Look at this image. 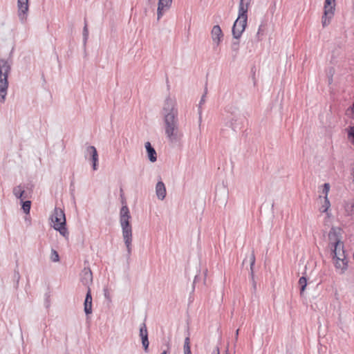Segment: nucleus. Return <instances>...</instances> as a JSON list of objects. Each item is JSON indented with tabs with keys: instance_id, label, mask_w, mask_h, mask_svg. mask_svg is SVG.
<instances>
[{
	"instance_id": "nucleus-1",
	"label": "nucleus",
	"mask_w": 354,
	"mask_h": 354,
	"mask_svg": "<svg viewBox=\"0 0 354 354\" xmlns=\"http://www.w3.org/2000/svg\"><path fill=\"white\" fill-rule=\"evenodd\" d=\"M178 114L176 100L169 96L167 97L163 104L162 115L165 136L171 143L179 142L183 136L179 129Z\"/></svg>"
},
{
	"instance_id": "nucleus-2",
	"label": "nucleus",
	"mask_w": 354,
	"mask_h": 354,
	"mask_svg": "<svg viewBox=\"0 0 354 354\" xmlns=\"http://www.w3.org/2000/svg\"><path fill=\"white\" fill-rule=\"evenodd\" d=\"M131 219V216L129 207L126 205H123L120 211V224L122 228V238L129 256L131 254L133 240Z\"/></svg>"
},
{
	"instance_id": "nucleus-3",
	"label": "nucleus",
	"mask_w": 354,
	"mask_h": 354,
	"mask_svg": "<svg viewBox=\"0 0 354 354\" xmlns=\"http://www.w3.org/2000/svg\"><path fill=\"white\" fill-rule=\"evenodd\" d=\"M12 60L0 59V102L3 103L6 100L8 88V75L11 71Z\"/></svg>"
},
{
	"instance_id": "nucleus-4",
	"label": "nucleus",
	"mask_w": 354,
	"mask_h": 354,
	"mask_svg": "<svg viewBox=\"0 0 354 354\" xmlns=\"http://www.w3.org/2000/svg\"><path fill=\"white\" fill-rule=\"evenodd\" d=\"M53 228L59 231L61 235L68 238V232L66 227V217L64 210L59 207H55L50 216Z\"/></svg>"
},
{
	"instance_id": "nucleus-5",
	"label": "nucleus",
	"mask_w": 354,
	"mask_h": 354,
	"mask_svg": "<svg viewBox=\"0 0 354 354\" xmlns=\"http://www.w3.org/2000/svg\"><path fill=\"white\" fill-rule=\"evenodd\" d=\"M335 0H325L324 6V15L322 18L323 27L328 26L334 16Z\"/></svg>"
},
{
	"instance_id": "nucleus-6",
	"label": "nucleus",
	"mask_w": 354,
	"mask_h": 354,
	"mask_svg": "<svg viewBox=\"0 0 354 354\" xmlns=\"http://www.w3.org/2000/svg\"><path fill=\"white\" fill-rule=\"evenodd\" d=\"M248 17L238 15L232 27V35L236 39H239L244 32L247 26Z\"/></svg>"
},
{
	"instance_id": "nucleus-7",
	"label": "nucleus",
	"mask_w": 354,
	"mask_h": 354,
	"mask_svg": "<svg viewBox=\"0 0 354 354\" xmlns=\"http://www.w3.org/2000/svg\"><path fill=\"white\" fill-rule=\"evenodd\" d=\"M29 12L28 0H17V16L21 23L26 22Z\"/></svg>"
},
{
	"instance_id": "nucleus-8",
	"label": "nucleus",
	"mask_w": 354,
	"mask_h": 354,
	"mask_svg": "<svg viewBox=\"0 0 354 354\" xmlns=\"http://www.w3.org/2000/svg\"><path fill=\"white\" fill-rule=\"evenodd\" d=\"M172 5V0H158L157 8V20L159 21L165 12L168 11Z\"/></svg>"
},
{
	"instance_id": "nucleus-9",
	"label": "nucleus",
	"mask_w": 354,
	"mask_h": 354,
	"mask_svg": "<svg viewBox=\"0 0 354 354\" xmlns=\"http://www.w3.org/2000/svg\"><path fill=\"white\" fill-rule=\"evenodd\" d=\"M329 247L331 248L341 241L340 229L337 227H332L328 233Z\"/></svg>"
},
{
	"instance_id": "nucleus-10",
	"label": "nucleus",
	"mask_w": 354,
	"mask_h": 354,
	"mask_svg": "<svg viewBox=\"0 0 354 354\" xmlns=\"http://www.w3.org/2000/svg\"><path fill=\"white\" fill-rule=\"evenodd\" d=\"M89 156L92 161V167L93 170L97 169L98 153L94 146H88L86 149V157Z\"/></svg>"
},
{
	"instance_id": "nucleus-11",
	"label": "nucleus",
	"mask_w": 354,
	"mask_h": 354,
	"mask_svg": "<svg viewBox=\"0 0 354 354\" xmlns=\"http://www.w3.org/2000/svg\"><path fill=\"white\" fill-rule=\"evenodd\" d=\"M211 36L213 42L216 45L218 46L220 43L221 42L223 34L222 32V30L221 27L218 25H215L213 26L212 31H211Z\"/></svg>"
},
{
	"instance_id": "nucleus-12",
	"label": "nucleus",
	"mask_w": 354,
	"mask_h": 354,
	"mask_svg": "<svg viewBox=\"0 0 354 354\" xmlns=\"http://www.w3.org/2000/svg\"><path fill=\"white\" fill-rule=\"evenodd\" d=\"M139 335L142 339V344L144 348V350L145 352H147L149 342L148 339L147 328L145 323L142 324V325L140 327Z\"/></svg>"
},
{
	"instance_id": "nucleus-13",
	"label": "nucleus",
	"mask_w": 354,
	"mask_h": 354,
	"mask_svg": "<svg viewBox=\"0 0 354 354\" xmlns=\"http://www.w3.org/2000/svg\"><path fill=\"white\" fill-rule=\"evenodd\" d=\"M80 280L82 283L89 288V285L93 281L92 272L88 268H84L80 274Z\"/></svg>"
},
{
	"instance_id": "nucleus-14",
	"label": "nucleus",
	"mask_w": 354,
	"mask_h": 354,
	"mask_svg": "<svg viewBox=\"0 0 354 354\" xmlns=\"http://www.w3.org/2000/svg\"><path fill=\"white\" fill-rule=\"evenodd\" d=\"M335 268L343 274L348 268V261L345 257H333Z\"/></svg>"
},
{
	"instance_id": "nucleus-15",
	"label": "nucleus",
	"mask_w": 354,
	"mask_h": 354,
	"mask_svg": "<svg viewBox=\"0 0 354 354\" xmlns=\"http://www.w3.org/2000/svg\"><path fill=\"white\" fill-rule=\"evenodd\" d=\"M228 125L234 131L241 129L242 126V118L240 114L231 116L228 122Z\"/></svg>"
},
{
	"instance_id": "nucleus-16",
	"label": "nucleus",
	"mask_w": 354,
	"mask_h": 354,
	"mask_svg": "<svg viewBox=\"0 0 354 354\" xmlns=\"http://www.w3.org/2000/svg\"><path fill=\"white\" fill-rule=\"evenodd\" d=\"M84 310L86 315L92 313V296L90 288H88L86 295L84 303Z\"/></svg>"
},
{
	"instance_id": "nucleus-17",
	"label": "nucleus",
	"mask_w": 354,
	"mask_h": 354,
	"mask_svg": "<svg viewBox=\"0 0 354 354\" xmlns=\"http://www.w3.org/2000/svg\"><path fill=\"white\" fill-rule=\"evenodd\" d=\"M333 257H345L343 242L330 248Z\"/></svg>"
},
{
	"instance_id": "nucleus-18",
	"label": "nucleus",
	"mask_w": 354,
	"mask_h": 354,
	"mask_svg": "<svg viewBox=\"0 0 354 354\" xmlns=\"http://www.w3.org/2000/svg\"><path fill=\"white\" fill-rule=\"evenodd\" d=\"M252 0H240L239 5V16L248 17V11Z\"/></svg>"
},
{
	"instance_id": "nucleus-19",
	"label": "nucleus",
	"mask_w": 354,
	"mask_h": 354,
	"mask_svg": "<svg viewBox=\"0 0 354 354\" xmlns=\"http://www.w3.org/2000/svg\"><path fill=\"white\" fill-rule=\"evenodd\" d=\"M156 194L158 199L162 201L166 196V187L162 181H158L156 185Z\"/></svg>"
},
{
	"instance_id": "nucleus-20",
	"label": "nucleus",
	"mask_w": 354,
	"mask_h": 354,
	"mask_svg": "<svg viewBox=\"0 0 354 354\" xmlns=\"http://www.w3.org/2000/svg\"><path fill=\"white\" fill-rule=\"evenodd\" d=\"M145 148L147 152V156L149 160L151 162H154L157 160V154L154 148L151 146L149 142H145Z\"/></svg>"
},
{
	"instance_id": "nucleus-21",
	"label": "nucleus",
	"mask_w": 354,
	"mask_h": 354,
	"mask_svg": "<svg viewBox=\"0 0 354 354\" xmlns=\"http://www.w3.org/2000/svg\"><path fill=\"white\" fill-rule=\"evenodd\" d=\"M344 209L347 215H354V200L346 202L344 205Z\"/></svg>"
},
{
	"instance_id": "nucleus-22",
	"label": "nucleus",
	"mask_w": 354,
	"mask_h": 354,
	"mask_svg": "<svg viewBox=\"0 0 354 354\" xmlns=\"http://www.w3.org/2000/svg\"><path fill=\"white\" fill-rule=\"evenodd\" d=\"M225 112H227V113H230L231 115V116L239 115V108L236 106H234L232 104L227 105L225 107Z\"/></svg>"
},
{
	"instance_id": "nucleus-23",
	"label": "nucleus",
	"mask_w": 354,
	"mask_h": 354,
	"mask_svg": "<svg viewBox=\"0 0 354 354\" xmlns=\"http://www.w3.org/2000/svg\"><path fill=\"white\" fill-rule=\"evenodd\" d=\"M13 194L17 198H20L21 201L23 200V196L24 194V190L21 187V185L16 186L13 188Z\"/></svg>"
},
{
	"instance_id": "nucleus-24",
	"label": "nucleus",
	"mask_w": 354,
	"mask_h": 354,
	"mask_svg": "<svg viewBox=\"0 0 354 354\" xmlns=\"http://www.w3.org/2000/svg\"><path fill=\"white\" fill-rule=\"evenodd\" d=\"M206 94H207V88H205V93L202 95L201 99L200 102H199V105H198L199 126H201V120H202V116H201V115H202V109H201V106L205 102Z\"/></svg>"
},
{
	"instance_id": "nucleus-25",
	"label": "nucleus",
	"mask_w": 354,
	"mask_h": 354,
	"mask_svg": "<svg viewBox=\"0 0 354 354\" xmlns=\"http://www.w3.org/2000/svg\"><path fill=\"white\" fill-rule=\"evenodd\" d=\"M330 207V201L328 197H324V203L319 208L320 212H327L328 209Z\"/></svg>"
},
{
	"instance_id": "nucleus-26",
	"label": "nucleus",
	"mask_w": 354,
	"mask_h": 354,
	"mask_svg": "<svg viewBox=\"0 0 354 354\" xmlns=\"http://www.w3.org/2000/svg\"><path fill=\"white\" fill-rule=\"evenodd\" d=\"M299 285L300 286V294L302 295L307 286V279L305 277H301L299 279Z\"/></svg>"
},
{
	"instance_id": "nucleus-27",
	"label": "nucleus",
	"mask_w": 354,
	"mask_h": 354,
	"mask_svg": "<svg viewBox=\"0 0 354 354\" xmlns=\"http://www.w3.org/2000/svg\"><path fill=\"white\" fill-rule=\"evenodd\" d=\"M184 353L185 354H192L189 346V338L186 337L184 344Z\"/></svg>"
},
{
	"instance_id": "nucleus-28",
	"label": "nucleus",
	"mask_w": 354,
	"mask_h": 354,
	"mask_svg": "<svg viewBox=\"0 0 354 354\" xmlns=\"http://www.w3.org/2000/svg\"><path fill=\"white\" fill-rule=\"evenodd\" d=\"M50 258L53 262H58L59 261V256L57 252L54 249L51 250Z\"/></svg>"
},
{
	"instance_id": "nucleus-29",
	"label": "nucleus",
	"mask_w": 354,
	"mask_h": 354,
	"mask_svg": "<svg viewBox=\"0 0 354 354\" xmlns=\"http://www.w3.org/2000/svg\"><path fill=\"white\" fill-rule=\"evenodd\" d=\"M31 206V202L30 201H26L23 202L22 209L26 214H29Z\"/></svg>"
},
{
	"instance_id": "nucleus-30",
	"label": "nucleus",
	"mask_w": 354,
	"mask_h": 354,
	"mask_svg": "<svg viewBox=\"0 0 354 354\" xmlns=\"http://www.w3.org/2000/svg\"><path fill=\"white\" fill-rule=\"evenodd\" d=\"M348 138L350 142L354 145V126L348 129Z\"/></svg>"
},
{
	"instance_id": "nucleus-31",
	"label": "nucleus",
	"mask_w": 354,
	"mask_h": 354,
	"mask_svg": "<svg viewBox=\"0 0 354 354\" xmlns=\"http://www.w3.org/2000/svg\"><path fill=\"white\" fill-rule=\"evenodd\" d=\"M330 190V185L329 183H324L322 189V194L324 195V197H328V194Z\"/></svg>"
},
{
	"instance_id": "nucleus-32",
	"label": "nucleus",
	"mask_w": 354,
	"mask_h": 354,
	"mask_svg": "<svg viewBox=\"0 0 354 354\" xmlns=\"http://www.w3.org/2000/svg\"><path fill=\"white\" fill-rule=\"evenodd\" d=\"M231 48L234 52H235L236 54L238 53L239 49V41H238V39L232 43Z\"/></svg>"
},
{
	"instance_id": "nucleus-33",
	"label": "nucleus",
	"mask_w": 354,
	"mask_h": 354,
	"mask_svg": "<svg viewBox=\"0 0 354 354\" xmlns=\"http://www.w3.org/2000/svg\"><path fill=\"white\" fill-rule=\"evenodd\" d=\"M88 37V30L87 27V24L85 21V24L83 28V37H84V41L86 42Z\"/></svg>"
},
{
	"instance_id": "nucleus-34",
	"label": "nucleus",
	"mask_w": 354,
	"mask_h": 354,
	"mask_svg": "<svg viewBox=\"0 0 354 354\" xmlns=\"http://www.w3.org/2000/svg\"><path fill=\"white\" fill-rule=\"evenodd\" d=\"M250 261L251 274H252V276H253V266L255 263V256H254V254L253 252L250 255Z\"/></svg>"
},
{
	"instance_id": "nucleus-35",
	"label": "nucleus",
	"mask_w": 354,
	"mask_h": 354,
	"mask_svg": "<svg viewBox=\"0 0 354 354\" xmlns=\"http://www.w3.org/2000/svg\"><path fill=\"white\" fill-rule=\"evenodd\" d=\"M213 354H219V350H218V348H216V350L214 351V353ZM225 354H229L228 353V349L226 350L225 351Z\"/></svg>"
},
{
	"instance_id": "nucleus-36",
	"label": "nucleus",
	"mask_w": 354,
	"mask_h": 354,
	"mask_svg": "<svg viewBox=\"0 0 354 354\" xmlns=\"http://www.w3.org/2000/svg\"><path fill=\"white\" fill-rule=\"evenodd\" d=\"M239 331V329H237V330H236V333H235V342H236V341L238 340Z\"/></svg>"
},
{
	"instance_id": "nucleus-37",
	"label": "nucleus",
	"mask_w": 354,
	"mask_h": 354,
	"mask_svg": "<svg viewBox=\"0 0 354 354\" xmlns=\"http://www.w3.org/2000/svg\"><path fill=\"white\" fill-rule=\"evenodd\" d=\"M351 113H352V117L354 118V103H353V106L351 109Z\"/></svg>"
},
{
	"instance_id": "nucleus-38",
	"label": "nucleus",
	"mask_w": 354,
	"mask_h": 354,
	"mask_svg": "<svg viewBox=\"0 0 354 354\" xmlns=\"http://www.w3.org/2000/svg\"><path fill=\"white\" fill-rule=\"evenodd\" d=\"M104 296L106 298H109V292L106 289L104 290Z\"/></svg>"
},
{
	"instance_id": "nucleus-39",
	"label": "nucleus",
	"mask_w": 354,
	"mask_h": 354,
	"mask_svg": "<svg viewBox=\"0 0 354 354\" xmlns=\"http://www.w3.org/2000/svg\"><path fill=\"white\" fill-rule=\"evenodd\" d=\"M275 8H276V3L274 2L273 8H272V13H273L274 12Z\"/></svg>"
},
{
	"instance_id": "nucleus-40",
	"label": "nucleus",
	"mask_w": 354,
	"mask_h": 354,
	"mask_svg": "<svg viewBox=\"0 0 354 354\" xmlns=\"http://www.w3.org/2000/svg\"><path fill=\"white\" fill-rule=\"evenodd\" d=\"M168 353H169V351H168V349H167V350L163 351V352L161 354H168Z\"/></svg>"
},
{
	"instance_id": "nucleus-41",
	"label": "nucleus",
	"mask_w": 354,
	"mask_h": 354,
	"mask_svg": "<svg viewBox=\"0 0 354 354\" xmlns=\"http://www.w3.org/2000/svg\"><path fill=\"white\" fill-rule=\"evenodd\" d=\"M352 175H353V180L354 181V168H353V174H352Z\"/></svg>"
},
{
	"instance_id": "nucleus-42",
	"label": "nucleus",
	"mask_w": 354,
	"mask_h": 354,
	"mask_svg": "<svg viewBox=\"0 0 354 354\" xmlns=\"http://www.w3.org/2000/svg\"><path fill=\"white\" fill-rule=\"evenodd\" d=\"M149 3H151L153 0H147Z\"/></svg>"
}]
</instances>
